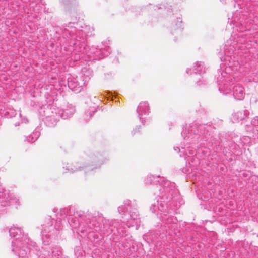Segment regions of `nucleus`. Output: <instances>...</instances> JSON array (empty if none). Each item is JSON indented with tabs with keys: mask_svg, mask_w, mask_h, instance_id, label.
<instances>
[{
	"mask_svg": "<svg viewBox=\"0 0 258 258\" xmlns=\"http://www.w3.org/2000/svg\"><path fill=\"white\" fill-rule=\"evenodd\" d=\"M244 0H220L222 3H229L230 2H234V7L235 8L237 7L239 10H236L235 12L233 13L231 20L230 17H228V23L230 24L232 23L235 26L234 31L233 32L232 37L234 39L232 42V40H227L225 43V47H232L235 48L234 44L235 43L243 44L246 40L250 38L251 33L250 29L248 26L250 24V20L249 19L248 16L246 15L242 11L244 5L243 4Z\"/></svg>",
	"mask_w": 258,
	"mask_h": 258,
	"instance_id": "obj_1",
	"label": "nucleus"
},
{
	"mask_svg": "<svg viewBox=\"0 0 258 258\" xmlns=\"http://www.w3.org/2000/svg\"><path fill=\"white\" fill-rule=\"evenodd\" d=\"M60 2L64 6L68 5L71 2V0H60Z\"/></svg>",
	"mask_w": 258,
	"mask_h": 258,
	"instance_id": "obj_5",
	"label": "nucleus"
},
{
	"mask_svg": "<svg viewBox=\"0 0 258 258\" xmlns=\"http://www.w3.org/2000/svg\"><path fill=\"white\" fill-rule=\"evenodd\" d=\"M164 9H165H165H167V12H171L170 11V9H171V8H166L165 6H164Z\"/></svg>",
	"mask_w": 258,
	"mask_h": 258,
	"instance_id": "obj_6",
	"label": "nucleus"
},
{
	"mask_svg": "<svg viewBox=\"0 0 258 258\" xmlns=\"http://www.w3.org/2000/svg\"><path fill=\"white\" fill-rule=\"evenodd\" d=\"M156 7L157 8L158 10L162 9V8L161 7H160L159 8H158V7L157 6H156Z\"/></svg>",
	"mask_w": 258,
	"mask_h": 258,
	"instance_id": "obj_7",
	"label": "nucleus"
},
{
	"mask_svg": "<svg viewBox=\"0 0 258 258\" xmlns=\"http://www.w3.org/2000/svg\"><path fill=\"white\" fill-rule=\"evenodd\" d=\"M169 29L171 34L175 36L174 41H175L177 38L180 36L183 29L182 20L180 17H177L176 18L173 17Z\"/></svg>",
	"mask_w": 258,
	"mask_h": 258,
	"instance_id": "obj_4",
	"label": "nucleus"
},
{
	"mask_svg": "<svg viewBox=\"0 0 258 258\" xmlns=\"http://www.w3.org/2000/svg\"><path fill=\"white\" fill-rule=\"evenodd\" d=\"M74 25V23H69L64 28L56 27L55 38L57 39V42L56 46L53 43H51L50 46L58 48L57 44H59L60 46L63 48H66L67 46H74L78 48H85V46L81 43L86 39V36L89 35L88 30L90 29L86 26L82 29L78 30Z\"/></svg>",
	"mask_w": 258,
	"mask_h": 258,
	"instance_id": "obj_2",
	"label": "nucleus"
},
{
	"mask_svg": "<svg viewBox=\"0 0 258 258\" xmlns=\"http://www.w3.org/2000/svg\"><path fill=\"white\" fill-rule=\"evenodd\" d=\"M23 3H27L23 7L25 12L28 14V18L30 20L32 18L38 20L37 13L45 9V2L43 0H21Z\"/></svg>",
	"mask_w": 258,
	"mask_h": 258,
	"instance_id": "obj_3",
	"label": "nucleus"
},
{
	"mask_svg": "<svg viewBox=\"0 0 258 258\" xmlns=\"http://www.w3.org/2000/svg\"><path fill=\"white\" fill-rule=\"evenodd\" d=\"M238 48V49L242 48V47H239Z\"/></svg>",
	"mask_w": 258,
	"mask_h": 258,
	"instance_id": "obj_8",
	"label": "nucleus"
}]
</instances>
